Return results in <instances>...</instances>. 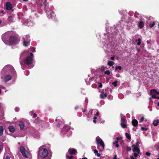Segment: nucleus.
Returning <instances> with one entry per match:
<instances>
[{
	"label": "nucleus",
	"mask_w": 159,
	"mask_h": 159,
	"mask_svg": "<svg viewBox=\"0 0 159 159\" xmlns=\"http://www.w3.org/2000/svg\"><path fill=\"white\" fill-rule=\"evenodd\" d=\"M144 117H142V118H141L140 121L141 122H142V121H143L144 120Z\"/></svg>",
	"instance_id": "c756f323"
},
{
	"label": "nucleus",
	"mask_w": 159,
	"mask_h": 159,
	"mask_svg": "<svg viewBox=\"0 0 159 159\" xmlns=\"http://www.w3.org/2000/svg\"><path fill=\"white\" fill-rule=\"evenodd\" d=\"M135 42H137V44L138 45H140L141 44V39H139L138 40H136Z\"/></svg>",
	"instance_id": "aec40b11"
},
{
	"label": "nucleus",
	"mask_w": 159,
	"mask_h": 159,
	"mask_svg": "<svg viewBox=\"0 0 159 159\" xmlns=\"http://www.w3.org/2000/svg\"><path fill=\"white\" fill-rule=\"evenodd\" d=\"M69 152L71 154H74L76 152V150L74 149H69L68 150Z\"/></svg>",
	"instance_id": "f8f14e48"
},
{
	"label": "nucleus",
	"mask_w": 159,
	"mask_h": 159,
	"mask_svg": "<svg viewBox=\"0 0 159 159\" xmlns=\"http://www.w3.org/2000/svg\"><path fill=\"white\" fill-rule=\"evenodd\" d=\"M94 152L95 153V155L97 156L98 157H100L101 156L100 154L98 153V151L97 150H94Z\"/></svg>",
	"instance_id": "dca6fc26"
},
{
	"label": "nucleus",
	"mask_w": 159,
	"mask_h": 159,
	"mask_svg": "<svg viewBox=\"0 0 159 159\" xmlns=\"http://www.w3.org/2000/svg\"><path fill=\"white\" fill-rule=\"evenodd\" d=\"M117 68H118V66H117L116 67L115 70H117Z\"/></svg>",
	"instance_id": "de8ad7c7"
},
{
	"label": "nucleus",
	"mask_w": 159,
	"mask_h": 159,
	"mask_svg": "<svg viewBox=\"0 0 159 159\" xmlns=\"http://www.w3.org/2000/svg\"><path fill=\"white\" fill-rule=\"evenodd\" d=\"M29 43V42H26V41H25L24 42V45L25 46H27Z\"/></svg>",
	"instance_id": "5701e85b"
},
{
	"label": "nucleus",
	"mask_w": 159,
	"mask_h": 159,
	"mask_svg": "<svg viewBox=\"0 0 159 159\" xmlns=\"http://www.w3.org/2000/svg\"><path fill=\"white\" fill-rule=\"evenodd\" d=\"M104 74L105 75H109L110 74V72L109 70H107L104 72Z\"/></svg>",
	"instance_id": "bb28decb"
},
{
	"label": "nucleus",
	"mask_w": 159,
	"mask_h": 159,
	"mask_svg": "<svg viewBox=\"0 0 159 159\" xmlns=\"http://www.w3.org/2000/svg\"><path fill=\"white\" fill-rule=\"evenodd\" d=\"M96 119H97V117H94V120H93V122L94 123H95L96 122V121H97L96 120Z\"/></svg>",
	"instance_id": "2f4dec72"
},
{
	"label": "nucleus",
	"mask_w": 159,
	"mask_h": 159,
	"mask_svg": "<svg viewBox=\"0 0 159 159\" xmlns=\"http://www.w3.org/2000/svg\"><path fill=\"white\" fill-rule=\"evenodd\" d=\"M133 151L134 152V156L136 157L138 156V154L140 152V150L136 145H132Z\"/></svg>",
	"instance_id": "20e7f679"
},
{
	"label": "nucleus",
	"mask_w": 159,
	"mask_h": 159,
	"mask_svg": "<svg viewBox=\"0 0 159 159\" xmlns=\"http://www.w3.org/2000/svg\"><path fill=\"white\" fill-rule=\"evenodd\" d=\"M6 7L7 10H10L12 8V5L10 2H7L6 5Z\"/></svg>",
	"instance_id": "423d86ee"
},
{
	"label": "nucleus",
	"mask_w": 159,
	"mask_h": 159,
	"mask_svg": "<svg viewBox=\"0 0 159 159\" xmlns=\"http://www.w3.org/2000/svg\"><path fill=\"white\" fill-rule=\"evenodd\" d=\"M32 61V59L31 57L28 56L26 58L25 60L26 63L28 64H31Z\"/></svg>",
	"instance_id": "0eeeda50"
},
{
	"label": "nucleus",
	"mask_w": 159,
	"mask_h": 159,
	"mask_svg": "<svg viewBox=\"0 0 159 159\" xmlns=\"http://www.w3.org/2000/svg\"><path fill=\"white\" fill-rule=\"evenodd\" d=\"M118 142L117 141H116L115 142H113V144L114 145H115V146L116 148H118L119 147V144H118Z\"/></svg>",
	"instance_id": "412c9836"
},
{
	"label": "nucleus",
	"mask_w": 159,
	"mask_h": 159,
	"mask_svg": "<svg viewBox=\"0 0 159 159\" xmlns=\"http://www.w3.org/2000/svg\"><path fill=\"white\" fill-rule=\"evenodd\" d=\"M2 23V21L1 20H0V25Z\"/></svg>",
	"instance_id": "603ef678"
},
{
	"label": "nucleus",
	"mask_w": 159,
	"mask_h": 159,
	"mask_svg": "<svg viewBox=\"0 0 159 159\" xmlns=\"http://www.w3.org/2000/svg\"><path fill=\"white\" fill-rule=\"evenodd\" d=\"M118 68L120 70H121V67L120 66H118Z\"/></svg>",
	"instance_id": "4c0bfd02"
},
{
	"label": "nucleus",
	"mask_w": 159,
	"mask_h": 159,
	"mask_svg": "<svg viewBox=\"0 0 159 159\" xmlns=\"http://www.w3.org/2000/svg\"><path fill=\"white\" fill-rule=\"evenodd\" d=\"M114 57H111V59L112 60H114Z\"/></svg>",
	"instance_id": "79ce46f5"
},
{
	"label": "nucleus",
	"mask_w": 159,
	"mask_h": 159,
	"mask_svg": "<svg viewBox=\"0 0 159 159\" xmlns=\"http://www.w3.org/2000/svg\"><path fill=\"white\" fill-rule=\"evenodd\" d=\"M31 51H32V52H34L35 51V49H34V48H32V49H31Z\"/></svg>",
	"instance_id": "ea45409f"
},
{
	"label": "nucleus",
	"mask_w": 159,
	"mask_h": 159,
	"mask_svg": "<svg viewBox=\"0 0 159 159\" xmlns=\"http://www.w3.org/2000/svg\"><path fill=\"white\" fill-rule=\"evenodd\" d=\"M98 115V113H97V115Z\"/></svg>",
	"instance_id": "5fc2aeb1"
},
{
	"label": "nucleus",
	"mask_w": 159,
	"mask_h": 159,
	"mask_svg": "<svg viewBox=\"0 0 159 159\" xmlns=\"http://www.w3.org/2000/svg\"><path fill=\"white\" fill-rule=\"evenodd\" d=\"M157 159H159V157L157 158Z\"/></svg>",
	"instance_id": "6e6d98bb"
},
{
	"label": "nucleus",
	"mask_w": 159,
	"mask_h": 159,
	"mask_svg": "<svg viewBox=\"0 0 159 159\" xmlns=\"http://www.w3.org/2000/svg\"><path fill=\"white\" fill-rule=\"evenodd\" d=\"M48 152L47 149H41L39 152L38 159H43L48 156Z\"/></svg>",
	"instance_id": "f257e3e1"
},
{
	"label": "nucleus",
	"mask_w": 159,
	"mask_h": 159,
	"mask_svg": "<svg viewBox=\"0 0 159 159\" xmlns=\"http://www.w3.org/2000/svg\"><path fill=\"white\" fill-rule=\"evenodd\" d=\"M30 55L31 56H32V57L33 56V54L32 53H30Z\"/></svg>",
	"instance_id": "09e8293b"
},
{
	"label": "nucleus",
	"mask_w": 159,
	"mask_h": 159,
	"mask_svg": "<svg viewBox=\"0 0 159 159\" xmlns=\"http://www.w3.org/2000/svg\"><path fill=\"white\" fill-rule=\"evenodd\" d=\"M16 41V39L14 37H11L9 39V42L11 44H13L15 43Z\"/></svg>",
	"instance_id": "6e6552de"
},
{
	"label": "nucleus",
	"mask_w": 159,
	"mask_h": 159,
	"mask_svg": "<svg viewBox=\"0 0 159 159\" xmlns=\"http://www.w3.org/2000/svg\"><path fill=\"white\" fill-rule=\"evenodd\" d=\"M101 70L102 71H103L104 70V66L102 67L101 68Z\"/></svg>",
	"instance_id": "f704fd0d"
},
{
	"label": "nucleus",
	"mask_w": 159,
	"mask_h": 159,
	"mask_svg": "<svg viewBox=\"0 0 159 159\" xmlns=\"http://www.w3.org/2000/svg\"><path fill=\"white\" fill-rule=\"evenodd\" d=\"M107 82H108V81L109 80V79L107 78Z\"/></svg>",
	"instance_id": "3c124183"
},
{
	"label": "nucleus",
	"mask_w": 159,
	"mask_h": 159,
	"mask_svg": "<svg viewBox=\"0 0 159 159\" xmlns=\"http://www.w3.org/2000/svg\"><path fill=\"white\" fill-rule=\"evenodd\" d=\"M116 155H115V157H114V159H117L116 158Z\"/></svg>",
	"instance_id": "49530a36"
},
{
	"label": "nucleus",
	"mask_w": 159,
	"mask_h": 159,
	"mask_svg": "<svg viewBox=\"0 0 159 159\" xmlns=\"http://www.w3.org/2000/svg\"><path fill=\"white\" fill-rule=\"evenodd\" d=\"M117 141L118 142V141L119 140V138L118 137L116 138Z\"/></svg>",
	"instance_id": "a18cd8bd"
},
{
	"label": "nucleus",
	"mask_w": 159,
	"mask_h": 159,
	"mask_svg": "<svg viewBox=\"0 0 159 159\" xmlns=\"http://www.w3.org/2000/svg\"><path fill=\"white\" fill-rule=\"evenodd\" d=\"M155 25V23L154 22H153L152 24H149V26L150 28L152 27Z\"/></svg>",
	"instance_id": "b1692460"
},
{
	"label": "nucleus",
	"mask_w": 159,
	"mask_h": 159,
	"mask_svg": "<svg viewBox=\"0 0 159 159\" xmlns=\"http://www.w3.org/2000/svg\"><path fill=\"white\" fill-rule=\"evenodd\" d=\"M127 150L128 151H130L131 150V148H129V147H128L127 148Z\"/></svg>",
	"instance_id": "e433bc0d"
},
{
	"label": "nucleus",
	"mask_w": 159,
	"mask_h": 159,
	"mask_svg": "<svg viewBox=\"0 0 159 159\" xmlns=\"http://www.w3.org/2000/svg\"><path fill=\"white\" fill-rule=\"evenodd\" d=\"M96 140L97 143L98 144H100L104 148V144L102 140L99 137L96 138Z\"/></svg>",
	"instance_id": "39448f33"
},
{
	"label": "nucleus",
	"mask_w": 159,
	"mask_h": 159,
	"mask_svg": "<svg viewBox=\"0 0 159 159\" xmlns=\"http://www.w3.org/2000/svg\"><path fill=\"white\" fill-rule=\"evenodd\" d=\"M9 129L11 132L12 133L14 132L15 130L14 128L12 126H10L9 127Z\"/></svg>",
	"instance_id": "ddd939ff"
},
{
	"label": "nucleus",
	"mask_w": 159,
	"mask_h": 159,
	"mask_svg": "<svg viewBox=\"0 0 159 159\" xmlns=\"http://www.w3.org/2000/svg\"><path fill=\"white\" fill-rule=\"evenodd\" d=\"M100 96L101 98H103L107 96V95L106 93H102L100 94Z\"/></svg>",
	"instance_id": "a211bd4d"
},
{
	"label": "nucleus",
	"mask_w": 159,
	"mask_h": 159,
	"mask_svg": "<svg viewBox=\"0 0 159 159\" xmlns=\"http://www.w3.org/2000/svg\"><path fill=\"white\" fill-rule=\"evenodd\" d=\"M19 125L21 129H23L24 128L25 124L22 121H21L20 122Z\"/></svg>",
	"instance_id": "9d476101"
},
{
	"label": "nucleus",
	"mask_w": 159,
	"mask_h": 159,
	"mask_svg": "<svg viewBox=\"0 0 159 159\" xmlns=\"http://www.w3.org/2000/svg\"><path fill=\"white\" fill-rule=\"evenodd\" d=\"M125 135H126V137H127V138L128 139H131V137H130V135L127 133H125Z\"/></svg>",
	"instance_id": "4be33fe9"
},
{
	"label": "nucleus",
	"mask_w": 159,
	"mask_h": 159,
	"mask_svg": "<svg viewBox=\"0 0 159 159\" xmlns=\"http://www.w3.org/2000/svg\"><path fill=\"white\" fill-rule=\"evenodd\" d=\"M158 27L159 28V24H158Z\"/></svg>",
	"instance_id": "13d9d810"
},
{
	"label": "nucleus",
	"mask_w": 159,
	"mask_h": 159,
	"mask_svg": "<svg viewBox=\"0 0 159 159\" xmlns=\"http://www.w3.org/2000/svg\"><path fill=\"white\" fill-rule=\"evenodd\" d=\"M66 157L67 158L69 159H71L73 157V156H71L70 157L67 156H66Z\"/></svg>",
	"instance_id": "473e14b6"
},
{
	"label": "nucleus",
	"mask_w": 159,
	"mask_h": 159,
	"mask_svg": "<svg viewBox=\"0 0 159 159\" xmlns=\"http://www.w3.org/2000/svg\"><path fill=\"white\" fill-rule=\"evenodd\" d=\"M157 105L158 107H159V102L158 103Z\"/></svg>",
	"instance_id": "864d4df0"
},
{
	"label": "nucleus",
	"mask_w": 159,
	"mask_h": 159,
	"mask_svg": "<svg viewBox=\"0 0 159 159\" xmlns=\"http://www.w3.org/2000/svg\"><path fill=\"white\" fill-rule=\"evenodd\" d=\"M131 159H135L133 156H131L130 157Z\"/></svg>",
	"instance_id": "a19ab883"
},
{
	"label": "nucleus",
	"mask_w": 159,
	"mask_h": 159,
	"mask_svg": "<svg viewBox=\"0 0 159 159\" xmlns=\"http://www.w3.org/2000/svg\"><path fill=\"white\" fill-rule=\"evenodd\" d=\"M11 77L10 76L7 75L5 76L4 78V80L5 82H7L11 80Z\"/></svg>",
	"instance_id": "9b49d317"
},
{
	"label": "nucleus",
	"mask_w": 159,
	"mask_h": 159,
	"mask_svg": "<svg viewBox=\"0 0 159 159\" xmlns=\"http://www.w3.org/2000/svg\"><path fill=\"white\" fill-rule=\"evenodd\" d=\"M141 129L142 130H147V128L143 127L141 128Z\"/></svg>",
	"instance_id": "c85d7f7f"
},
{
	"label": "nucleus",
	"mask_w": 159,
	"mask_h": 159,
	"mask_svg": "<svg viewBox=\"0 0 159 159\" xmlns=\"http://www.w3.org/2000/svg\"><path fill=\"white\" fill-rule=\"evenodd\" d=\"M146 154L147 156H150V155L151 153L148 152H146Z\"/></svg>",
	"instance_id": "7c9ffc66"
},
{
	"label": "nucleus",
	"mask_w": 159,
	"mask_h": 159,
	"mask_svg": "<svg viewBox=\"0 0 159 159\" xmlns=\"http://www.w3.org/2000/svg\"><path fill=\"white\" fill-rule=\"evenodd\" d=\"M132 123L133 126H136L138 124V122L136 120L134 119L132 120Z\"/></svg>",
	"instance_id": "1a4fd4ad"
},
{
	"label": "nucleus",
	"mask_w": 159,
	"mask_h": 159,
	"mask_svg": "<svg viewBox=\"0 0 159 159\" xmlns=\"http://www.w3.org/2000/svg\"><path fill=\"white\" fill-rule=\"evenodd\" d=\"M4 159H10V158L8 156H6Z\"/></svg>",
	"instance_id": "c9c22d12"
},
{
	"label": "nucleus",
	"mask_w": 159,
	"mask_h": 159,
	"mask_svg": "<svg viewBox=\"0 0 159 159\" xmlns=\"http://www.w3.org/2000/svg\"><path fill=\"white\" fill-rule=\"evenodd\" d=\"M23 1H26L27 0H23Z\"/></svg>",
	"instance_id": "4d7b16f0"
},
{
	"label": "nucleus",
	"mask_w": 159,
	"mask_h": 159,
	"mask_svg": "<svg viewBox=\"0 0 159 159\" xmlns=\"http://www.w3.org/2000/svg\"><path fill=\"white\" fill-rule=\"evenodd\" d=\"M20 150L24 157L26 158H29L30 154L23 147H20Z\"/></svg>",
	"instance_id": "7ed1b4c3"
},
{
	"label": "nucleus",
	"mask_w": 159,
	"mask_h": 159,
	"mask_svg": "<svg viewBox=\"0 0 159 159\" xmlns=\"http://www.w3.org/2000/svg\"><path fill=\"white\" fill-rule=\"evenodd\" d=\"M150 93L152 95V97L149 98V100L151 101L152 98H155L159 99V92L157 91L156 90H151L150 91Z\"/></svg>",
	"instance_id": "f03ea898"
},
{
	"label": "nucleus",
	"mask_w": 159,
	"mask_h": 159,
	"mask_svg": "<svg viewBox=\"0 0 159 159\" xmlns=\"http://www.w3.org/2000/svg\"><path fill=\"white\" fill-rule=\"evenodd\" d=\"M145 121H147V120H145Z\"/></svg>",
	"instance_id": "bf43d9fd"
},
{
	"label": "nucleus",
	"mask_w": 159,
	"mask_h": 159,
	"mask_svg": "<svg viewBox=\"0 0 159 159\" xmlns=\"http://www.w3.org/2000/svg\"><path fill=\"white\" fill-rule=\"evenodd\" d=\"M99 84V87L100 88H102V84L101 83H99L98 84Z\"/></svg>",
	"instance_id": "72a5a7b5"
},
{
	"label": "nucleus",
	"mask_w": 159,
	"mask_h": 159,
	"mask_svg": "<svg viewBox=\"0 0 159 159\" xmlns=\"http://www.w3.org/2000/svg\"><path fill=\"white\" fill-rule=\"evenodd\" d=\"M121 126L123 128H125L126 127V125L122 123L121 124Z\"/></svg>",
	"instance_id": "cd10ccee"
},
{
	"label": "nucleus",
	"mask_w": 159,
	"mask_h": 159,
	"mask_svg": "<svg viewBox=\"0 0 159 159\" xmlns=\"http://www.w3.org/2000/svg\"><path fill=\"white\" fill-rule=\"evenodd\" d=\"M158 157H159V155H158Z\"/></svg>",
	"instance_id": "052dcab7"
},
{
	"label": "nucleus",
	"mask_w": 159,
	"mask_h": 159,
	"mask_svg": "<svg viewBox=\"0 0 159 159\" xmlns=\"http://www.w3.org/2000/svg\"><path fill=\"white\" fill-rule=\"evenodd\" d=\"M5 13L4 11L3 10H1L0 15L2 16Z\"/></svg>",
	"instance_id": "a878e982"
},
{
	"label": "nucleus",
	"mask_w": 159,
	"mask_h": 159,
	"mask_svg": "<svg viewBox=\"0 0 159 159\" xmlns=\"http://www.w3.org/2000/svg\"><path fill=\"white\" fill-rule=\"evenodd\" d=\"M37 115L35 114H34L33 115V117H35L37 116Z\"/></svg>",
	"instance_id": "58836bf2"
},
{
	"label": "nucleus",
	"mask_w": 159,
	"mask_h": 159,
	"mask_svg": "<svg viewBox=\"0 0 159 159\" xmlns=\"http://www.w3.org/2000/svg\"><path fill=\"white\" fill-rule=\"evenodd\" d=\"M116 77H120V75L119 74H117L116 75Z\"/></svg>",
	"instance_id": "37998d69"
},
{
	"label": "nucleus",
	"mask_w": 159,
	"mask_h": 159,
	"mask_svg": "<svg viewBox=\"0 0 159 159\" xmlns=\"http://www.w3.org/2000/svg\"><path fill=\"white\" fill-rule=\"evenodd\" d=\"M159 123V120H156L154 121L153 122V125L154 126H157Z\"/></svg>",
	"instance_id": "6ab92c4d"
},
{
	"label": "nucleus",
	"mask_w": 159,
	"mask_h": 159,
	"mask_svg": "<svg viewBox=\"0 0 159 159\" xmlns=\"http://www.w3.org/2000/svg\"><path fill=\"white\" fill-rule=\"evenodd\" d=\"M125 118H122V120L123 121H125Z\"/></svg>",
	"instance_id": "c03bdc74"
},
{
	"label": "nucleus",
	"mask_w": 159,
	"mask_h": 159,
	"mask_svg": "<svg viewBox=\"0 0 159 159\" xmlns=\"http://www.w3.org/2000/svg\"><path fill=\"white\" fill-rule=\"evenodd\" d=\"M114 64V63L112 61H109L107 62V65L110 66H113Z\"/></svg>",
	"instance_id": "f3484780"
},
{
	"label": "nucleus",
	"mask_w": 159,
	"mask_h": 159,
	"mask_svg": "<svg viewBox=\"0 0 159 159\" xmlns=\"http://www.w3.org/2000/svg\"><path fill=\"white\" fill-rule=\"evenodd\" d=\"M3 132V128L2 126H0V136H2Z\"/></svg>",
	"instance_id": "2eb2a0df"
},
{
	"label": "nucleus",
	"mask_w": 159,
	"mask_h": 159,
	"mask_svg": "<svg viewBox=\"0 0 159 159\" xmlns=\"http://www.w3.org/2000/svg\"><path fill=\"white\" fill-rule=\"evenodd\" d=\"M118 81H116L112 83V84L115 86H117V83Z\"/></svg>",
	"instance_id": "393cba45"
},
{
	"label": "nucleus",
	"mask_w": 159,
	"mask_h": 159,
	"mask_svg": "<svg viewBox=\"0 0 159 159\" xmlns=\"http://www.w3.org/2000/svg\"><path fill=\"white\" fill-rule=\"evenodd\" d=\"M138 26H139V27L140 28H142L143 26H144V24L143 23V22L142 21H140V22H139V25H138Z\"/></svg>",
	"instance_id": "4468645a"
},
{
	"label": "nucleus",
	"mask_w": 159,
	"mask_h": 159,
	"mask_svg": "<svg viewBox=\"0 0 159 159\" xmlns=\"http://www.w3.org/2000/svg\"><path fill=\"white\" fill-rule=\"evenodd\" d=\"M82 159H87L86 157H84L82 158Z\"/></svg>",
	"instance_id": "8fccbe9b"
}]
</instances>
